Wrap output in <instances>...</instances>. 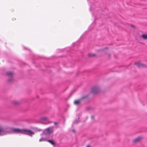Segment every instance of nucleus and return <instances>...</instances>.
I'll list each match as a JSON object with an SVG mask.
<instances>
[{
	"instance_id": "1",
	"label": "nucleus",
	"mask_w": 147,
	"mask_h": 147,
	"mask_svg": "<svg viewBox=\"0 0 147 147\" xmlns=\"http://www.w3.org/2000/svg\"><path fill=\"white\" fill-rule=\"evenodd\" d=\"M52 130L53 127H50L44 130L43 131L42 133L41 134L42 137L39 140V141L41 142L47 141L48 139L52 138L51 134L52 132Z\"/></svg>"
},
{
	"instance_id": "2",
	"label": "nucleus",
	"mask_w": 147,
	"mask_h": 147,
	"mask_svg": "<svg viewBox=\"0 0 147 147\" xmlns=\"http://www.w3.org/2000/svg\"><path fill=\"white\" fill-rule=\"evenodd\" d=\"M11 130L14 132L20 133L27 134L31 136L34 134V133L30 130L25 129H20L17 128H12Z\"/></svg>"
},
{
	"instance_id": "3",
	"label": "nucleus",
	"mask_w": 147,
	"mask_h": 147,
	"mask_svg": "<svg viewBox=\"0 0 147 147\" xmlns=\"http://www.w3.org/2000/svg\"><path fill=\"white\" fill-rule=\"evenodd\" d=\"M9 128H5L0 125V136L7 134L9 131Z\"/></svg>"
},
{
	"instance_id": "4",
	"label": "nucleus",
	"mask_w": 147,
	"mask_h": 147,
	"mask_svg": "<svg viewBox=\"0 0 147 147\" xmlns=\"http://www.w3.org/2000/svg\"><path fill=\"white\" fill-rule=\"evenodd\" d=\"M6 74L9 76V77L10 78L8 80V82H11L13 80L12 78V76L13 75V73L11 71H8L7 72Z\"/></svg>"
},
{
	"instance_id": "5",
	"label": "nucleus",
	"mask_w": 147,
	"mask_h": 147,
	"mask_svg": "<svg viewBox=\"0 0 147 147\" xmlns=\"http://www.w3.org/2000/svg\"><path fill=\"white\" fill-rule=\"evenodd\" d=\"M99 88L97 86L94 87L92 89V92L93 94H96L99 92Z\"/></svg>"
},
{
	"instance_id": "6",
	"label": "nucleus",
	"mask_w": 147,
	"mask_h": 147,
	"mask_svg": "<svg viewBox=\"0 0 147 147\" xmlns=\"http://www.w3.org/2000/svg\"><path fill=\"white\" fill-rule=\"evenodd\" d=\"M40 119L41 120L45 121L46 123L45 124H47L49 123V119L48 118L46 117H41L40 118Z\"/></svg>"
},
{
	"instance_id": "7",
	"label": "nucleus",
	"mask_w": 147,
	"mask_h": 147,
	"mask_svg": "<svg viewBox=\"0 0 147 147\" xmlns=\"http://www.w3.org/2000/svg\"><path fill=\"white\" fill-rule=\"evenodd\" d=\"M134 64L136 65L138 67H144L145 66V65L144 64L140 63L139 62H135L134 63Z\"/></svg>"
},
{
	"instance_id": "8",
	"label": "nucleus",
	"mask_w": 147,
	"mask_h": 147,
	"mask_svg": "<svg viewBox=\"0 0 147 147\" xmlns=\"http://www.w3.org/2000/svg\"><path fill=\"white\" fill-rule=\"evenodd\" d=\"M142 138L141 137L139 136L133 140L132 141L133 142L136 143L139 141Z\"/></svg>"
},
{
	"instance_id": "9",
	"label": "nucleus",
	"mask_w": 147,
	"mask_h": 147,
	"mask_svg": "<svg viewBox=\"0 0 147 147\" xmlns=\"http://www.w3.org/2000/svg\"><path fill=\"white\" fill-rule=\"evenodd\" d=\"M81 101V99L76 100L74 102V104L76 105H78L79 103H80Z\"/></svg>"
},
{
	"instance_id": "10",
	"label": "nucleus",
	"mask_w": 147,
	"mask_h": 147,
	"mask_svg": "<svg viewBox=\"0 0 147 147\" xmlns=\"http://www.w3.org/2000/svg\"><path fill=\"white\" fill-rule=\"evenodd\" d=\"M142 37L144 39H147V34H143L142 35Z\"/></svg>"
},
{
	"instance_id": "11",
	"label": "nucleus",
	"mask_w": 147,
	"mask_h": 147,
	"mask_svg": "<svg viewBox=\"0 0 147 147\" xmlns=\"http://www.w3.org/2000/svg\"><path fill=\"white\" fill-rule=\"evenodd\" d=\"M47 141L48 142H50L51 144H52L53 145H54L55 144V143L53 141H52V140H47Z\"/></svg>"
},
{
	"instance_id": "12",
	"label": "nucleus",
	"mask_w": 147,
	"mask_h": 147,
	"mask_svg": "<svg viewBox=\"0 0 147 147\" xmlns=\"http://www.w3.org/2000/svg\"><path fill=\"white\" fill-rule=\"evenodd\" d=\"M88 56L89 57L91 56H95V55L94 54H91L89 53L88 54Z\"/></svg>"
},
{
	"instance_id": "13",
	"label": "nucleus",
	"mask_w": 147,
	"mask_h": 147,
	"mask_svg": "<svg viewBox=\"0 0 147 147\" xmlns=\"http://www.w3.org/2000/svg\"><path fill=\"white\" fill-rule=\"evenodd\" d=\"M90 9L91 10H93V7L92 6V5H91V4H90Z\"/></svg>"
},
{
	"instance_id": "14",
	"label": "nucleus",
	"mask_w": 147,
	"mask_h": 147,
	"mask_svg": "<svg viewBox=\"0 0 147 147\" xmlns=\"http://www.w3.org/2000/svg\"><path fill=\"white\" fill-rule=\"evenodd\" d=\"M18 102L16 101H13V103L15 104H18Z\"/></svg>"
},
{
	"instance_id": "15",
	"label": "nucleus",
	"mask_w": 147,
	"mask_h": 147,
	"mask_svg": "<svg viewBox=\"0 0 147 147\" xmlns=\"http://www.w3.org/2000/svg\"><path fill=\"white\" fill-rule=\"evenodd\" d=\"M78 122V121H74V122L73 123H77Z\"/></svg>"
},
{
	"instance_id": "16",
	"label": "nucleus",
	"mask_w": 147,
	"mask_h": 147,
	"mask_svg": "<svg viewBox=\"0 0 147 147\" xmlns=\"http://www.w3.org/2000/svg\"><path fill=\"white\" fill-rule=\"evenodd\" d=\"M54 124L55 125H56L57 124V122H55Z\"/></svg>"
},
{
	"instance_id": "17",
	"label": "nucleus",
	"mask_w": 147,
	"mask_h": 147,
	"mask_svg": "<svg viewBox=\"0 0 147 147\" xmlns=\"http://www.w3.org/2000/svg\"><path fill=\"white\" fill-rule=\"evenodd\" d=\"M72 131L74 133L75 132V130H72Z\"/></svg>"
},
{
	"instance_id": "18",
	"label": "nucleus",
	"mask_w": 147,
	"mask_h": 147,
	"mask_svg": "<svg viewBox=\"0 0 147 147\" xmlns=\"http://www.w3.org/2000/svg\"><path fill=\"white\" fill-rule=\"evenodd\" d=\"M84 99V98L83 97L82 98V99L83 100V99Z\"/></svg>"
},
{
	"instance_id": "19",
	"label": "nucleus",
	"mask_w": 147,
	"mask_h": 147,
	"mask_svg": "<svg viewBox=\"0 0 147 147\" xmlns=\"http://www.w3.org/2000/svg\"><path fill=\"white\" fill-rule=\"evenodd\" d=\"M91 117H92V118H93V116H91Z\"/></svg>"
},
{
	"instance_id": "20",
	"label": "nucleus",
	"mask_w": 147,
	"mask_h": 147,
	"mask_svg": "<svg viewBox=\"0 0 147 147\" xmlns=\"http://www.w3.org/2000/svg\"><path fill=\"white\" fill-rule=\"evenodd\" d=\"M86 147H90V146H87Z\"/></svg>"
},
{
	"instance_id": "21",
	"label": "nucleus",
	"mask_w": 147,
	"mask_h": 147,
	"mask_svg": "<svg viewBox=\"0 0 147 147\" xmlns=\"http://www.w3.org/2000/svg\"><path fill=\"white\" fill-rule=\"evenodd\" d=\"M131 26H132V27H134V26H133V25H132Z\"/></svg>"
}]
</instances>
